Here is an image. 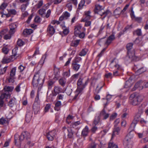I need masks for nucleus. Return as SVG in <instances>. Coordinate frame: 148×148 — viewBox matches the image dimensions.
Returning <instances> with one entry per match:
<instances>
[{"label": "nucleus", "mask_w": 148, "mask_h": 148, "mask_svg": "<svg viewBox=\"0 0 148 148\" xmlns=\"http://www.w3.org/2000/svg\"><path fill=\"white\" fill-rule=\"evenodd\" d=\"M88 79L84 80L83 78H79L77 82V89L76 92L82 93L83 90L88 83Z\"/></svg>", "instance_id": "1"}, {"label": "nucleus", "mask_w": 148, "mask_h": 148, "mask_svg": "<svg viewBox=\"0 0 148 148\" xmlns=\"http://www.w3.org/2000/svg\"><path fill=\"white\" fill-rule=\"evenodd\" d=\"M103 8H104L102 6L98 4L97 2L96 1L94 9L95 13H97L101 16H103L104 18H105L108 15L111 14L110 12L108 10H106L105 12H102L103 11Z\"/></svg>", "instance_id": "2"}, {"label": "nucleus", "mask_w": 148, "mask_h": 148, "mask_svg": "<svg viewBox=\"0 0 148 148\" xmlns=\"http://www.w3.org/2000/svg\"><path fill=\"white\" fill-rule=\"evenodd\" d=\"M133 132L132 131L130 132L125 137L124 142L125 146V148H132L133 144Z\"/></svg>", "instance_id": "3"}, {"label": "nucleus", "mask_w": 148, "mask_h": 148, "mask_svg": "<svg viewBox=\"0 0 148 148\" xmlns=\"http://www.w3.org/2000/svg\"><path fill=\"white\" fill-rule=\"evenodd\" d=\"M130 102L131 104L136 106L139 104L143 99V97L139 95L132 94L130 97Z\"/></svg>", "instance_id": "4"}, {"label": "nucleus", "mask_w": 148, "mask_h": 148, "mask_svg": "<svg viewBox=\"0 0 148 148\" xmlns=\"http://www.w3.org/2000/svg\"><path fill=\"white\" fill-rule=\"evenodd\" d=\"M32 84L34 88H36L39 86L41 87L43 84V80L40 78L39 73L37 72L34 74L32 80Z\"/></svg>", "instance_id": "5"}, {"label": "nucleus", "mask_w": 148, "mask_h": 148, "mask_svg": "<svg viewBox=\"0 0 148 148\" xmlns=\"http://www.w3.org/2000/svg\"><path fill=\"white\" fill-rule=\"evenodd\" d=\"M14 87L12 86H5L4 88L5 92L1 94L0 97V99L3 100V99L5 98L7 99L9 97L10 95L9 92L12 91Z\"/></svg>", "instance_id": "6"}, {"label": "nucleus", "mask_w": 148, "mask_h": 148, "mask_svg": "<svg viewBox=\"0 0 148 148\" xmlns=\"http://www.w3.org/2000/svg\"><path fill=\"white\" fill-rule=\"evenodd\" d=\"M110 65L117 70L122 71L123 70L121 66L119 64L118 60L116 58H114L111 61Z\"/></svg>", "instance_id": "7"}, {"label": "nucleus", "mask_w": 148, "mask_h": 148, "mask_svg": "<svg viewBox=\"0 0 148 148\" xmlns=\"http://www.w3.org/2000/svg\"><path fill=\"white\" fill-rule=\"evenodd\" d=\"M16 67H14L11 69L10 72V76L8 79L9 82L13 83L14 82V78L16 74Z\"/></svg>", "instance_id": "8"}, {"label": "nucleus", "mask_w": 148, "mask_h": 148, "mask_svg": "<svg viewBox=\"0 0 148 148\" xmlns=\"http://www.w3.org/2000/svg\"><path fill=\"white\" fill-rule=\"evenodd\" d=\"M8 5L7 3H3L0 6V10H1L0 12L2 14V16L3 17V15H5L7 17L10 16V15L8 13H7V12L5 11V10L8 11L7 10H5V8Z\"/></svg>", "instance_id": "9"}, {"label": "nucleus", "mask_w": 148, "mask_h": 148, "mask_svg": "<svg viewBox=\"0 0 148 148\" xmlns=\"http://www.w3.org/2000/svg\"><path fill=\"white\" fill-rule=\"evenodd\" d=\"M143 88V82L140 81L138 82L136 84L134 87L132 89V91H134L136 89H138L139 90H142Z\"/></svg>", "instance_id": "10"}, {"label": "nucleus", "mask_w": 148, "mask_h": 148, "mask_svg": "<svg viewBox=\"0 0 148 148\" xmlns=\"http://www.w3.org/2000/svg\"><path fill=\"white\" fill-rule=\"evenodd\" d=\"M56 134V131L53 130L47 133V136L48 140H53Z\"/></svg>", "instance_id": "11"}, {"label": "nucleus", "mask_w": 148, "mask_h": 148, "mask_svg": "<svg viewBox=\"0 0 148 148\" xmlns=\"http://www.w3.org/2000/svg\"><path fill=\"white\" fill-rule=\"evenodd\" d=\"M70 16V14L67 11L64 12L62 15H61L59 18L60 21L62 22L64 20H67L68 19Z\"/></svg>", "instance_id": "12"}, {"label": "nucleus", "mask_w": 148, "mask_h": 148, "mask_svg": "<svg viewBox=\"0 0 148 148\" xmlns=\"http://www.w3.org/2000/svg\"><path fill=\"white\" fill-rule=\"evenodd\" d=\"M18 50L17 48H14L12 50V55L10 56V58L12 60V61L15 60L16 57L18 56L20 54L18 53Z\"/></svg>", "instance_id": "13"}, {"label": "nucleus", "mask_w": 148, "mask_h": 148, "mask_svg": "<svg viewBox=\"0 0 148 148\" xmlns=\"http://www.w3.org/2000/svg\"><path fill=\"white\" fill-rule=\"evenodd\" d=\"M133 45V43H128L126 47L128 50V55L130 58H132L134 55V52L132 54L131 53L130 51L132 48Z\"/></svg>", "instance_id": "14"}, {"label": "nucleus", "mask_w": 148, "mask_h": 148, "mask_svg": "<svg viewBox=\"0 0 148 148\" xmlns=\"http://www.w3.org/2000/svg\"><path fill=\"white\" fill-rule=\"evenodd\" d=\"M105 108L101 112L100 115L99 116L100 117H103V120L106 119L108 118L110 114L108 113H107L105 111Z\"/></svg>", "instance_id": "15"}, {"label": "nucleus", "mask_w": 148, "mask_h": 148, "mask_svg": "<svg viewBox=\"0 0 148 148\" xmlns=\"http://www.w3.org/2000/svg\"><path fill=\"white\" fill-rule=\"evenodd\" d=\"M40 105L39 103L34 102L33 105V109L35 114H37L39 111Z\"/></svg>", "instance_id": "16"}, {"label": "nucleus", "mask_w": 148, "mask_h": 148, "mask_svg": "<svg viewBox=\"0 0 148 148\" xmlns=\"http://www.w3.org/2000/svg\"><path fill=\"white\" fill-rule=\"evenodd\" d=\"M82 28V26L80 24H78L75 26L74 34L76 36L81 32Z\"/></svg>", "instance_id": "17"}, {"label": "nucleus", "mask_w": 148, "mask_h": 148, "mask_svg": "<svg viewBox=\"0 0 148 148\" xmlns=\"http://www.w3.org/2000/svg\"><path fill=\"white\" fill-rule=\"evenodd\" d=\"M90 11H86L85 12V14L84 16V18L82 20L83 21H85L90 18L91 17V16L90 14Z\"/></svg>", "instance_id": "18"}, {"label": "nucleus", "mask_w": 148, "mask_h": 148, "mask_svg": "<svg viewBox=\"0 0 148 148\" xmlns=\"http://www.w3.org/2000/svg\"><path fill=\"white\" fill-rule=\"evenodd\" d=\"M89 132V128L87 126H86L82 132L81 135L85 137L88 136Z\"/></svg>", "instance_id": "19"}, {"label": "nucleus", "mask_w": 148, "mask_h": 148, "mask_svg": "<svg viewBox=\"0 0 148 148\" xmlns=\"http://www.w3.org/2000/svg\"><path fill=\"white\" fill-rule=\"evenodd\" d=\"M17 27V25L16 23H13L11 24L10 25V30L9 32L10 34H13L15 32V29Z\"/></svg>", "instance_id": "20"}, {"label": "nucleus", "mask_w": 148, "mask_h": 148, "mask_svg": "<svg viewBox=\"0 0 148 148\" xmlns=\"http://www.w3.org/2000/svg\"><path fill=\"white\" fill-rule=\"evenodd\" d=\"M115 39V38L114 35H111L108 38L106 41V45L108 46Z\"/></svg>", "instance_id": "21"}, {"label": "nucleus", "mask_w": 148, "mask_h": 148, "mask_svg": "<svg viewBox=\"0 0 148 148\" xmlns=\"http://www.w3.org/2000/svg\"><path fill=\"white\" fill-rule=\"evenodd\" d=\"M62 89L59 87L56 86L54 89V93H53V96H56L57 94L61 92Z\"/></svg>", "instance_id": "22"}, {"label": "nucleus", "mask_w": 148, "mask_h": 148, "mask_svg": "<svg viewBox=\"0 0 148 148\" xmlns=\"http://www.w3.org/2000/svg\"><path fill=\"white\" fill-rule=\"evenodd\" d=\"M47 31L49 34L52 35L55 32V29L53 26L49 25L47 29Z\"/></svg>", "instance_id": "23"}, {"label": "nucleus", "mask_w": 148, "mask_h": 148, "mask_svg": "<svg viewBox=\"0 0 148 148\" xmlns=\"http://www.w3.org/2000/svg\"><path fill=\"white\" fill-rule=\"evenodd\" d=\"M80 65L77 63L72 62L71 64V67L73 70L75 71H77L79 69Z\"/></svg>", "instance_id": "24"}, {"label": "nucleus", "mask_w": 148, "mask_h": 148, "mask_svg": "<svg viewBox=\"0 0 148 148\" xmlns=\"http://www.w3.org/2000/svg\"><path fill=\"white\" fill-rule=\"evenodd\" d=\"M134 43L140 47L143 46L144 44L142 39L139 38L136 39L134 41Z\"/></svg>", "instance_id": "25"}, {"label": "nucleus", "mask_w": 148, "mask_h": 148, "mask_svg": "<svg viewBox=\"0 0 148 148\" xmlns=\"http://www.w3.org/2000/svg\"><path fill=\"white\" fill-rule=\"evenodd\" d=\"M61 103L60 101H58L56 103L54 109L57 111H58L60 109Z\"/></svg>", "instance_id": "26"}, {"label": "nucleus", "mask_w": 148, "mask_h": 148, "mask_svg": "<svg viewBox=\"0 0 148 148\" xmlns=\"http://www.w3.org/2000/svg\"><path fill=\"white\" fill-rule=\"evenodd\" d=\"M33 32L31 29H25L24 30L23 32V35L25 36H26L28 35H30Z\"/></svg>", "instance_id": "27"}, {"label": "nucleus", "mask_w": 148, "mask_h": 148, "mask_svg": "<svg viewBox=\"0 0 148 148\" xmlns=\"http://www.w3.org/2000/svg\"><path fill=\"white\" fill-rule=\"evenodd\" d=\"M16 100L14 98H13L10 99L9 103V105L10 107H12L16 104Z\"/></svg>", "instance_id": "28"}, {"label": "nucleus", "mask_w": 148, "mask_h": 148, "mask_svg": "<svg viewBox=\"0 0 148 148\" xmlns=\"http://www.w3.org/2000/svg\"><path fill=\"white\" fill-rule=\"evenodd\" d=\"M32 114L31 112H28L26 115L25 120L27 123L30 122L32 117Z\"/></svg>", "instance_id": "29"}, {"label": "nucleus", "mask_w": 148, "mask_h": 148, "mask_svg": "<svg viewBox=\"0 0 148 148\" xmlns=\"http://www.w3.org/2000/svg\"><path fill=\"white\" fill-rule=\"evenodd\" d=\"M88 51V49L86 48L83 49L79 53V55L81 56H85L86 55Z\"/></svg>", "instance_id": "30"}, {"label": "nucleus", "mask_w": 148, "mask_h": 148, "mask_svg": "<svg viewBox=\"0 0 148 148\" xmlns=\"http://www.w3.org/2000/svg\"><path fill=\"white\" fill-rule=\"evenodd\" d=\"M100 120V116H96L94 119L93 123L92 125H97L99 123Z\"/></svg>", "instance_id": "31"}, {"label": "nucleus", "mask_w": 148, "mask_h": 148, "mask_svg": "<svg viewBox=\"0 0 148 148\" xmlns=\"http://www.w3.org/2000/svg\"><path fill=\"white\" fill-rule=\"evenodd\" d=\"M59 84L62 86L64 87L66 82V79L64 78H60L59 80Z\"/></svg>", "instance_id": "32"}, {"label": "nucleus", "mask_w": 148, "mask_h": 148, "mask_svg": "<svg viewBox=\"0 0 148 148\" xmlns=\"http://www.w3.org/2000/svg\"><path fill=\"white\" fill-rule=\"evenodd\" d=\"M146 71V70L145 68L143 67L137 70V71H135V73L137 75H138L144 73Z\"/></svg>", "instance_id": "33"}, {"label": "nucleus", "mask_w": 148, "mask_h": 148, "mask_svg": "<svg viewBox=\"0 0 148 148\" xmlns=\"http://www.w3.org/2000/svg\"><path fill=\"white\" fill-rule=\"evenodd\" d=\"M67 131L68 132L67 135L68 137L69 138H71L73 136V132L71 128L68 127L67 129Z\"/></svg>", "instance_id": "34"}, {"label": "nucleus", "mask_w": 148, "mask_h": 148, "mask_svg": "<svg viewBox=\"0 0 148 148\" xmlns=\"http://www.w3.org/2000/svg\"><path fill=\"white\" fill-rule=\"evenodd\" d=\"M27 135L28 136H29V134L28 133V132H23L21 136H19V140L20 141H22L23 140V139L25 138V136Z\"/></svg>", "instance_id": "35"}, {"label": "nucleus", "mask_w": 148, "mask_h": 148, "mask_svg": "<svg viewBox=\"0 0 148 148\" xmlns=\"http://www.w3.org/2000/svg\"><path fill=\"white\" fill-rule=\"evenodd\" d=\"M63 31V33L64 35H66L69 32V27H67L65 26H63L62 27Z\"/></svg>", "instance_id": "36"}, {"label": "nucleus", "mask_w": 148, "mask_h": 148, "mask_svg": "<svg viewBox=\"0 0 148 148\" xmlns=\"http://www.w3.org/2000/svg\"><path fill=\"white\" fill-rule=\"evenodd\" d=\"M85 3V1L84 0H82L79 4L77 10H80L83 8Z\"/></svg>", "instance_id": "37"}, {"label": "nucleus", "mask_w": 148, "mask_h": 148, "mask_svg": "<svg viewBox=\"0 0 148 148\" xmlns=\"http://www.w3.org/2000/svg\"><path fill=\"white\" fill-rule=\"evenodd\" d=\"M120 130V128L119 127H116L114 129L113 133L112 135V138H113L116 134H119V132Z\"/></svg>", "instance_id": "38"}, {"label": "nucleus", "mask_w": 148, "mask_h": 148, "mask_svg": "<svg viewBox=\"0 0 148 148\" xmlns=\"http://www.w3.org/2000/svg\"><path fill=\"white\" fill-rule=\"evenodd\" d=\"M142 113V110H139L138 113L136 114L134 117V119L139 121V119L140 117L141 114Z\"/></svg>", "instance_id": "39"}, {"label": "nucleus", "mask_w": 148, "mask_h": 148, "mask_svg": "<svg viewBox=\"0 0 148 148\" xmlns=\"http://www.w3.org/2000/svg\"><path fill=\"white\" fill-rule=\"evenodd\" d=\"M80 41V40L73 41L71 43V45L73 47H76L79 44Z\"/></svg>", "instance_id": "40"}, {"label": "nucleus", "mask_w": 148, "mask_h": 148, "mask_svg": "<svg viewBox=\"0 0 148 148\" xmlns=\"http://www.w3.org/2000/svg\"><path fill=\"white\" fill-rule=\"evenodd\" d=\"M8 66H6L4 67H1L0 65V75H3L4 74L7 70Z\"/></svg>", "instance_id": "41"}, {"label": "nucleus", "mask_w": 148, "mask_h": 148, "mask_svg": "<svg viewBox=\"0 0 148 148\" xmlns=\"http://www.w3.org/2000/svg\"><path fill=\"white\" fill-rule=\"evenodd\" d=\"M29 4V3H26L25 4H22L20 8V9L22 12H24L26 9V8Z\"/></svg>", "instance_id": "42"}, {"label": "nucleus", "mask_w": 148, "mask_h": 148, "mask_svg": "<svg viewBox=\"0 0 148 148\" xmlns=\"http://www.w3.org/2000/svg\"><path fill=\"white\" fill-rule=\"evenodd\" d=\"M106 41L104 38H101L99 39L97 42L100 45H101L104 44V45H106Z\"/></svg>", "instance_id": "43"}, {"label": "nucleus", "mask_w": 148, "mask_h": 148, "mask_svg": "<svg viewBox=\"0 0 148 148\" xmlns=\"http://www.w3.org/2000/svg\"><path fill=\"white\" fill-rule=\"evenodd\" d=\"M112 95H111L110 94H108L106 96V100H107L106 103L104 104V108H105L106 106L109 103V101L112 98Z\"/></svg>", "instance_id": "44"}, {"label": "nucleus", "mask_w": 148, "mask_h": 148, "mask_svg": "<svg viewBox=\"0 0 148 148\" xmlns=\"http://www.w3.org/2000/svg\"><path fill=\"white\" fill-rule=\"evenodd\" d=\"M133 33L134 35L136 34L138 36H140L142 35V32L140 29H137L134 31Z\"/></svg>", "instance_id": "45"}, {"label": "nucleus", "mask_w": 148, "mask_h": 148, "mask_svg": "<svg viewBox=\"0 0 148 148\" xmlns=\"http://www.w3.org/2000/svg\"><path fill=\"white\" fill-rule=\"evenodd\" d=\"M97 144L95 142H92L88 145V148H97Z\"/></svg>", "instance_id": "46"}, {"label": "nucleus", "mask_w": 148, "mask_h": 148, "mask_svg": "<svg viewBox=\"0 0 148 148\" xmlns=\"http://www.w3.org/2000/svg\"><path fill=\"white\" fill-rule=\"evenodd\" d=\"M82 60V58L79 56H76L72 61V62L76 63L79 62Z\"/></svg>", "instance_id": "47"}, {"label": "nucleus", "mask_w": 148, "mask_h": 148, "mask_svg": "<svg viewBox=\"0 0 148 148\" xmlns=\"http://www.w3.org/2000/svg\"><path fill=\"white\" fill-rule=\"evenodd\" d=\"M73 118V116L70 115H69L67 117L66 119V122L68 124L71 123L70 120H72Z\"/></svg>", "instance_id": "48"}, {"label": "nucleus", "mask_w": 148, "mask_h": 148, "mask_svg": "<svg viewBox=\"0 0 148 148\" xmlns=\"http://www.w3.org/2000/svg\"><path fill=\"white\" fill-rule=\"evenodd\" d=\"M138 121H139L138 120L134 119L130 127H133V128H134L136 124Z\"/></svg>", "instance_id": "49"}, {"label": "nucleus", "mask_w": 148, "mask_h": 148, "mask_svg": "<svg viewBox=\"0 0 148 148\" xmlns=\"http://www.w3.org/2000/svg\"><path fill=\"white\" fill-rule=\"evenodd\" d=\"M103 86L101 85V84H99L98 85L96 89V91L97 93H99V92Z\"/></svg>", "instance_id": "50"}, {"label": "nucleus", "mask_w": 148, "mask_h": 148, "mask_svg": "<svg viewBox=\"0 0 148 148\" xmlns=\"http://www.w3.org/2000/svg\"><path fill=\"white\" fill-rule=\"evenodd\" d=\"M108 148H118V147L117 145L111 143L108 144Z\"/></svg>", "instance_id": "51"}, {"label": "nucleus", "mask_w": 148, "mask_h": 148, "mask_svg": "<svg viewBox=\"0 0 148 148\" xmlns=\"http://www.w3.org/2000/svg\"><path fill=\"white\" fill-rule=\"evenodd\" d=\"M54 83V82L52 80L48 81L47 83L48 88L49 89H51Z\"/></svg>", "instance_id": "52"}, {"label": "nucleus", "mask_w": 148, "mask_h": 148, "mask_svg": "<svg viewBox=\"0 0 148 148\" xmlns=\"http://www.w3.org/2000/svg\"><path fill=\"white\" fill-rule=\"evenodd\" d=\"M54 73L55 75H57L59 73V69L56 67L55 65L54 66Z\"/></svg>", "instance_id": "53"}, {"label": "nucleus", "mask_w": 148, "mask_h": 148, "mask_svg": "<svg viewBox=\"0 0 148 148\" xmlns=\"http://www.w3.org/2000/svg\"><path fill=\"white\" fill-rule=\"evenodd\" d=\"M66 6L67 7L68 11H71L72 9V5L71 3H68L66 4Z\"/></svg>", "instance_id": "54"}, {"label": "nucleus", "mask_w": 148, "mask_h": 148, "mask_svg": "<svg viewBox=\"0 0 148 148\" xmlns=\"http://www.w3.org/2000/svg\"><path fill=\"white\" fill-rule=\"evenodd\" d=\"M4 62L5 63H8L12 61V60L10 58V57L8 58H5L3 59Z\"/></svg>", "instance_id": "55"}, {"label": "nucleus", "mask_w": 148, "mask_h": 148, "mask_svg": "<svg viewBox=\"0 0 148 148\" xmlns=\"http://www.w3.org/2000/svg\"><path fill=\"white\" fill-rule=\"evenodd\" d=\"M17 44L18 46H21L24 45V42L22 40L19 39L17 42Z\"/></svg>", "instance_id": "56"}, {"label": "nucleus", "mask_w": 148, "mask_h": 148, "mask_svg": "<svg viewBox=\"0 0 148 148\" xmlns=\"http://www.w3.org/2000/svg\"><path fill=\"white\" fill-rule=\"evenodd\" d=\"M9 49L6 47H4L2 49V52L5 54H7L9 51Z\"/></svg>", "instance_id": "57"}, {"label": "nucleus", "mask_w": 148, "mask_h": 148, "mask_svg": "<svg viewBox=\"0 0 148 148\" xmlns=\"http://www.w3.org/2000/svg\"><path fill=\"white\" fill-rule=\"evenodd\" d=\"M98 127L96 125H94L91 129V131L93 133H95L96 132L97 130Z\"/></svg>", "instance_id": "58"}, {"label": "nucleus", "mask_w": 148, "mask_h": 148, "mask_svg": "<svg viewBox=\"0 0 148 148\" xmlns=\"http://www.w3.org/2000/svg\"><path fill=\"white\" fill-rule=\"evenodd\" d=\"M63 76L65 77H68L70 75V70L64 72L63 74Z\"/></svg>", "instance_id": "59"}, {"label": "nucleus", "mask_w": 148, "mask_h": 148, "mask_svg": "<svg viewBox=\"0 0 148 148\" xmlns=\"http://www.w3.org/2000/svg\"><path fill=\"white\" fill-rule=\"evenodd\" d=\"M43 4V1L42 0H40L38 3L36 5L37 8H40Z\"/></svg>", "instance_id": "60"}, {"label": "nucleus", "mask_w": 148, "mask_h": 148, "mask_svg": "<svg viewBox=\"0 0 148 148\" xmlns=\"http://www.w3.org/2000/svg\"><path fill=\"white\" fill-rule=\"evenodd\" d=\"M131 86V84L130 83L129 81H127L126 82L125 85V87L126 88H128L130 87Z\"/></svg>", "instance_id": "61"}, {"label": "nucleus", "mask_w": 148, "mask_h": 148, "mask_svg": "<svg viewBox=\"0 0 148 148\" xmlns=\"http://www.w3.org/2000/svg\"><path fill=\"white\" fill-rule=\"evenodd\" d=\"M9 34H6L4 36L3 38L5 39L8 40L11 38V35L12 34H10L9 32Z\"/></svg>", "instance_id": "62"}, {"label": "nucleus", "mask_w": 148, "mask_h": 148, "mask_svg": "<svg viewBox=\"0 0 148 148\" xmlns=\"http://www.w3.org/2000/svg\"><path fill=\"white\" fill-rule=\"evenodd\" d=\"M51 108V104H47L45 108V112H47Z\"/></svg>", "instance_id": "63"}, {"label": "nucleus", "mask_w": 148, "mask_h": 148, "mask_svg": "<svg viewBox=\"0 0 148 148\" xmlns=\"http://www.w3.org/2000/svg\"><path fill=\"white\" fill-rule=\"evenodd\" d=\"M38 12H39V14L41 16H42L45 13V10L44 9H42L39 10H38Z\"/></svg>", "instance_id": "64"}]
</instances>
